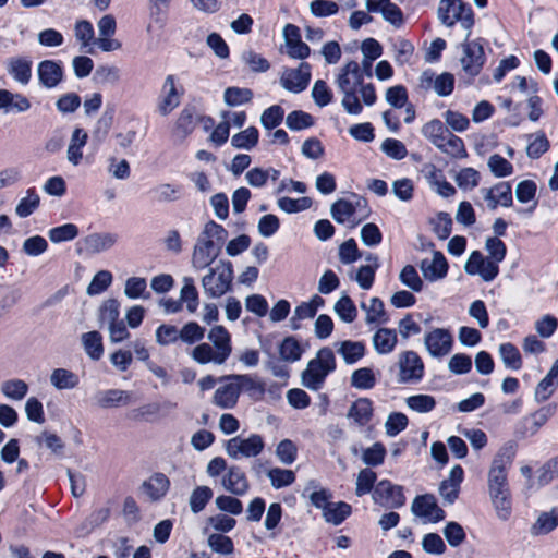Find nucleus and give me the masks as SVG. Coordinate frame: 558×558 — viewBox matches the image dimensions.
I'll list each match as a JSON object with an SVG mask.
<instances>
[{"mask_svg":"<svg viewBox=\"0 0 558 558\" xmlns=\"http://www.w3.org/2000/svg\"><path fill=\"white\" fill-rule=\"evenodd\" d=\"M558 526V507L549 511L542 512L530 529V534L534 537L547 535Z\"/></svg>","mask_w":558,"mask_h":558,"instance_id":"obj_31","label":"nucleus"},{"mask_svg":"<svg viewBox=\"0 0 558 558\" xmlns=\"http://www.w3.org/2000/svg\"><path fill=\"white\" fill-rule=\"evenodd\" d=\"M339 260L343 265H350L360 258H362V253L357 247V244L353 238H350L349 240L344 241L339 246Z\"/></svg>","mask_w":558,"mask_h":558,"instance_id":"obj_64","label":"nucleus"},{"mask_svg":"<svg viewBox=\"0 0 558 558\" xmlns=\"http://www.w3.org/2000/svg\"><path fill=\"white\" fill-rule=\"evenodd\" d=\"M40 198L34 187L26 191V196L23 197L15 207V213L20 218L31 216L39 206Z\"/></svg>","mask_w":558,"mask_h":558,"instance_id":"obj_48","label":"nucleus"},{"mask_svg":"<svg viewBox=\"0 0 558 558\" xmlns=\"http://www.w3.org/2000/svg\"><path fill=\"white\" fill-rule=\"evenodd\" d=\"M470 36L471 32H468L464 41L461 44L463 54L460 62L465 74L475 77L481 73L486 62L484 52L485 40L483 38L470 40Z\"/></svg>","mask_w":558,"mask_h":558,"instance_id":"obj_6","label":"nucleus"},{"mask_svg":"<svg viewBox=\"0 0 558 558\" xmlns=\"http://www.w3.org/2000/svg\"><path fill=\"white\" fill-rule=\"evenodd\" d=\"M264 448V438L258 434H251L247 438L235 436L225 444L227 454L234 460L256 458L263 452Z\"/></svg>","mask_w":558,"mask_h":558,"instance_id":"obj_7","label":"nucleus"},{"mask_svg":"<svg viewBox=\"0 0 558 558\" xmlns=\"http://www.w3.org/2000/svg\"><path fill=\"white\" fill-rule=\"evenodd\" d=\"M180 301L186 303V308L190 313H194L198 306V292L194 286V280L191 277L184 278V284L181 289Z\"/></svg>","mask_w":558,"mask_h":558,"instance_id":"obj_54","label":"nucleus"},{"mask_svg":"<svg viewBox=\"0 0 558 558\" xmlns=\"http://www.w3.org/2000/svg\"><path fill=\"white\" fill-rule=\"evenodd\" d=\"M277 204L282 211L287 214H295L308 209L313 202L307 196H303L298 199L284 196L279 198Z\"/></svg>","mask_w":558,"mask_h":558,"instance_id":"obj_57","label":"nucleus"},{"mask_svg":"<svg viewBox=\"0 0 558 558\" xmlns=\"http://www.w3.org/2000/svg\"><path fill=\"white\" fill-rule=\"evenodd\" d=\"M50 381L59 390L73 389L78 383V376L66 368H56L50 376Z\"/></svg>","mask_w":558,"mask_h":558,"instance_id":"obj_43","label":"nucleus"},{"mask_svg":"<svg viewBox=\"0 0 558 558\" xmlns=\"http://www.w3.org/2000/svg\"><path fill=\"white\" fill-rule=\"evenodd\" d=\"M398 343V337L395 329L379 328L373 336V345L378 354L386 355L391 353Z\"/></svg>","mask_w":558,"mask_h":558,"instance_id":"obj_32","label":"nucleus"},{"mask_svg":"<svg viewBox=\"0 0 558 558\" xmlns=\"http://www.w3.org/2000/svg\"><path fill=\"white\" fill-rule=\"evenodd\" d=\"M368 12H379L383 19L395 27H400L404 23L402 10L390 0H377V3H368Z\"/></svg>","mask_w":558,"mask_h":558,"instance_id":"obj_27","label":"nucleus"},{"mask_svg":"<svg viewBox=\"0 0 558 558\" xmlns=\"http://www.w3.org/2000/svg\"><path fill=\"white\" fill-rule=\"evenodd\" d=\"M197 121V112L194 106H185L175 121L172 134L180 141L193 133Z\"/></svg>","mask_w":558,"mask_h":558,"instance_id":"obj_21","label":"nucleus"},{"mask_svg":"<svg viewBox=\"0 0 558 558\" xmlns=\"http://www.w3.org/2000/svg\"><path fill=\"white\" fill-rule=\"evenodd\" d=\"M337 352L348 365H352L365 355V344L362 341L344 340L339 343Z\"/></svg>","mask_w":558,"mask_h":558,"instance_id":"obj_34","label":"nucleus"},{"mask_svg":"<svg viewBox=\"0 0 558 558\" xmlns=\"http://www.w3.org/2000/svg\"><path fill=\"white\" fill-rule=\"evenodd\" d=\"M209 548L220 555H231L234 551L233 541L223 534L214 533L208 536Z\"/></svg>","mask_w":558,"mask_h":558,"instance_id":"obj_59","label":"nucleus"},{"mask_svg":"<svg viewBox=\"0 0 558 558\" xmlns=\"http://www.w3.org/2000/svg\"><path fill=\"white\" fill-rule=\"evenodd\" d=\"M220 380H235L240 393L243 391L254 400H260L265 395V384L250 374L226 375Z\"/></svg>","mask_w":558,"mask_h":558,"instance_id":"obj_18","label":"nucleus"},{"mask_svg":"<svg viewBox=\"0 0 558 558\" xmlns=\"http://www.w3.org/2000/svg\"><path fill=\"white\" fill-rule=\"evenodd\" d=\"M377 480V475L374 471L366 468L360 471L357 478H356V487H355V494L356 496L361 497L364 496L371 492H374L375 488V482Z\"/></svg>","mask_w":558,"mask_h":558,"instance_id":"obj_58","label":"nucleus"},{"mask_svg":"<svg viewBox=\"0 0 558 558\" xmlns=\"http://www.w3.org/2000/svg\"><path fill=\"white\" fill-rule=\"evenodd\" d=\"M147 281L143 277H130L124 284V294L130 300L140 298L149 299L150 293L146 291Z\"/></svg>","mask_w":558,"mask_h":558,"instance_id":"obj_45","label":"nucleus"},{"mask_svg":"<svg viewBox=\"0 0 558 558\" xmlns=\"http://www.w3.org/2000/svg\"><path fill=\"white\" fill-rule=\"evenodd\" d=\"M2 393L13 400H22L28 391L27 384L22 379H11L2 383Z\"/></svg>","mask_w":558,"mask_h":558,"instance_id":"obj_61","label":"nucleus"},{"mask_svg":"<svg viewBox=\"0 0 558 558\" xmlns=\"http://www.w3.org/2000/svg\"><path fill=\"white\" fill-rule=\"evenodd\" d=\"M363 80V72L356 61H350L343 65L336 78V84L343 94L341 105L349 114L357 116L363 111V106L357 97V90Z\"/></svg>","mask_w":558,"mask_h":558,"instance_id":"obj_2","label":"nucleus"},{"mask_svg":"<svg viewBox=\"0 0 558 558\" xmlns=\"http://www.w3.org/2000/svg\"><path fill=\"white\" fill-rule=\"evenodd\" d=\"M355 206L343 198L336 201L330 207V214L338 223H344L355 214Z\"/></svg>","mask_w":558,"mask_h":558,"instance_id":"obj_62","label":"nucleus"},{"mask_svg":"<svg viewBox=\"0 0 558 558\" xmlns=\"http://www.w3.org/2000/svg\"><path fill=\"white\" fill-rule=\"evenodd\" d=\"M85 250L90 254L108 251L118 242V234L111 232H96L82 240Z\"/></svg>","mask_w":558,"mask_h":558,"instance_id":"obj_24","label":"nucleus"},{"mask_svg":"<svg viewBox=\"0 0 558 558\" xmlns=\"http://www.w3.org/2000/svg\"><path fill=\"white\" fill-rule=\"evenodd\" d=\"M39 84L45 88L57 87L64 78V71L60 60H44L37 65Z\"/></svg>","mask_w":558,"mask_h":558,"instance_id":"obj_15","label":"nucleus"},{"mask_svg":"<svg viewBox=\"0 0 558 558\" xmlns=\"http://www.w3.org/2000/svg\"><path fill=\"white\" fill-rule=\"evenodd\" d=\"M253 92L250 88L228 87L223 92V100L230 107L241 106L251 102Z\"/></svg>","mask_w":558,"mask_h":558,"instance_id":"obj_46","label":"nucleus"},{"mask_svg":"<svg viewBox=\"0 0 558 558\" xmlns=\"http://www.w3.org/2000/svg\"><path fill=\"white\" fill-rule=\"evenodd\" d=\"M424 345L433 357H442L451 351L453 338L448 329L435 328L425 335Z\"/></svg>","mask_w":558,"mask_h":558,"instance_id":"obj_14","label":"nucleus"},{"mask_svg":"<svg viewBox=\"0 0 558 558\" xmlns=\"http://www.w3.org/2000/svg\"><path fill=\"white\" fill-rule=\"evenodd\" d=\"M487 166L496 178H505L513 173V166L499 154L489 157Z\"/></svg>","mask_w":558,"mask_h":558,"instance_id":"obj_63","label":"nucleus"},{"mask_svg":"<svg viewBox=\"0 0 558 558\" xmlns=\"http://www.w3.org/2000/svg\"><path fill=\"white\" fill-rule=\"evenodd\" d=\"M233 280V266L230 260H219L214 268H209L202 279L205 294L210 299H217L231 290Z\"/></svg>","mask_w":558,"mask_h":558,"instance_id":"obj_4","label":"nucleus"},{"mask_svg":"<svg viewBox=\"0 0 558 558\" xmlns=\"http://www.w3.org/2000/svg\"><path fill=\"white\" fill-rule=\"evenodd\" d=\"M214 496V492L210 487L202 485L195 487L189 499L190 509L193 513H199L205 509L207 504Z\"/></svg>","mask_w":558,"mask_h":558,"instance_id":"obj_42","label":"nucleus"},{"mask_svg":"<svg viewBox=\"0 0 558 558\" xmlns=\"http://www.w3.org/2000/svg\"><path fill=\"white\" fill-rule=\"evenodd\" d=\"M258 138V130L255 126H248L232 136L231 145L238 149L251 150L257 145Z\"/></svg>","mask_w":558,"mask_h":558,"instance_id":"obj_41","label":"nucleus"},{"mask_svg":"<svg viewBox=\"0 0 558 558\" xmlns=\"http://www.w3.org/2000/svg\"><path fill=\"white\" fill-rule=\"evenodd\" d=\"M411 511L415 517L424 522L437 523L446 518V512L437 505L436 497L433 494L416 496L411 505Z\"/></svg>","mask_w":558,"mask_h":558,"instance_id":"obj_11","label":"nucleus"},{"mask_svg":"<svg viewBox=\"0 0 558 558\" xmlns=\"http://www.w3.org/2000/svg\"><path fill=\"white\" fill-rule=\"evenodd\" d=\"M373 401L369 398L362 397L351 404L347 416L353 420L359 426H365L373 418Z\"/></svg>","mask_w":558,"mask_h":558,"instance_id":"obj_30","label":"nucleus"},{"mask_svg":"<svg viewBox=\"0 0 558 558\" xmlns=\"http://www.w3.org/2000/svg\"><path fill=\"white\" fill-rule=\"evenodd\" d=\"M286 124L291 131H301L312 128L315 120L312 114L305 111L294 110L287 116Z\"/></svg>","mask_w":558,"mask_h":558,"instance_id":"obj_50","label":"nucleus"},{"mask_svg":"<svg viewBox=\"0 0 558 558\" xmlns=\"http://www.w3.org/2000/svg\"><path fill=\"white\" fill-rule=\"evenodd\" d=\"M449 132L448 126L439 119H433L422 126L423 136L437 148L445 141V137H448Z\"/></svg>","mask_w":558,"mask_h":558,"instance_id":"obj_35","label":"nucleus"},{"mask_svg":"<svg viewBox=\"0 0 558 558\" xmlns=\"http://www.w3.org/2000/svg\"><path fill=\"white\" fill-rule=\"evenodd\" d=\"M418 88L433 89L439 97H447L454 89V76L449 72L436 75L434 71L425 70L420 76Z\"/></svg>","mask_w":558,"mask_h":558,"instance_id":"obj_12","label":"nucleus"},{"mask_svg":"<svg viewBox=\"0 0 558 558\" xmlns=\"http://www.w3.org/2000/svg\"><path fill=\"white\" fill-rule=\"evenodd\" d=\"M448 262L440 251H434L433 258H425L420 264L424 278L430 282L445 278L448 274Z\"/></svg>","mask_w":558,"mask_h":558,"instance_id":"obj_17","label":"nucleus"},{"mask_svg":"<svg viewBox=\"0 0 558 558\" xmlns=\"http://www.w3.org/2000/svg\"><path fill=\"white\" fill-rule=\"evenodd\" d=\"M335 312L344 323H352L357 316V310L349 295H342L335 304Z\"/></svg>","mask_w":558,"mask_h":558,"instance_id":"obj_56","label":"nucleus"},{"mask_svg":"<svg viewBox=\"0 0 558 558\" xmlns=\"http://www.w3.org/2000/svg\"><path fill=\"white\" fill-rule=\"evenodd\" d=\"M558 388V359L553 363L546 376L536 385L534 399L537 403L547 401Z\"/></svg>","mask_w":558,"mask_h":558,"instance_id":"obj_22","label":"nucleus"},{"mask_svg":"<svg viewBox=\"0 0 558 558\" xmlns=\"http://www.w3.org/2000/svg\"><path fill=\"white\" fill-rule=\"evenodd\" d=\"M82 344L86 354L94 361L100 360L104 354L102 337L98 331H88L82 335Z\"/></svg>","mask_w":558,"mask_h":558,"instance_id":"obj_40","label":"nucleus"},{"mask_svg":"<svg viewBox=\"0 0 558 558\" xmlns=\"http://www.w3.org/2000/svg\"><path fill=\"white\" fill-rule=\"evenodd\" d=\"M221 484L226 490L235 496H243L250 489L246 475L238 465L228 468L227 473L222 477Z\"/></svg>","mask_w":558,"mask_h":558,"instance_id":"obj_19","label":"nucleus"},{"mask_svg":"<svg viewBox=\"0 0 558 558\" xmlns=\"http://www.w3.org/2000/svg\"><path fill=\"white\" fill-rule=\"evenodd\" d=\"M312 77V66L308 62H301L298 68L283 70L280 84L291 93L299 94L305 90Z\"/></svg>","mask_w":558,"mask_h":558,"instance_id":"obj_10","label":"nucleus"},{"mask_svg":"<svg viewBox=\"0 0 558 558\" xmlns=\"http://www.w3.org/2000/svg\"><path fill=\"white\" fill-rule=\"evenodd\" d=\"M87 138L88 135L83 129L76 128L73 131L66 151L68 160L72 165L77 166L81 162L83 158L82 148L86 145Z\"/></svg>","mask_w":558,"mask_h":558,"instance_id":"obj_37","label":"nucleus"},{"mask_svg":"<svg viewBox=\"0 0 558 558\" xmlns=\"http://www.w3.org/2000/svg\"><path fill=\"white\" fill-rule=\"evenodd\" d=\"M34 441L38 446L44 445L56 456H62L63 449L65 447L64 442L57 434L47 430H44L40 435H37L34 438Z\"/></svg>","mask_w":558,"mask_h":558,"instance_id":"obj_55","label":"nucleus"},{"mask_svg":"<svg viewBox=\"0 0 558 558\" xmlns=\"http://www.w3.org/2000/svg\"><path fill=\"white\" fill-rule=\"evenodd\" d=\"M464 271L470 276L478 275L483 281L490 282L498 276L499 266L485 258L480 251H473L464 265Z\"/></svg>","mask_w":558,"mask_h":558,"instance_id":"obj_13","label":"nucleus"},{"mask_svg":"<svg viewBox=\"0 0 558 558\" xmlns=\"http://www.w3.org/2000/svg\"><path fill=\"white\" fill-rule=\"evenodd\" d=\"M375 385L376 378L373 369L369 367L357 368L351 375V386L356 389L368 390L374 388Z\"/></svg>","mask_w":558,"mask_h":558,"instance_id":"obj_49","label":"nucleus"},{"mask_svg":"<svg viewBox=\"0 0 558 558\" xmlns=\"http://www.w3.org/2000/svg\"><path fill=\"white\" fill-rule=\"evenodd\" d=\"M95 398L97 405L101 409L123 407L132 401L131 392L116 388L98 391Z\"/></svg>","mask_w":558,"mask_h":558,"instance_id":"obj_26","label":"nucleus"},{"mask_svg":"<svg viewBox=\"0 0 558 558\" xmlns=\"http://www.w3.org/2000/svg\"><path fill=\"white\" fill-rule=\"evenodd\" d=\"M271 486L280 489L292 485L295 482V473L292 470L274 468L267 472Z\"/></svg>","mask_w":558,"mask_h":558,"instance_id":"obj_53","label":"nucleus"},{"mask_svg":"<svg viewBox=\"0 0 558 558\" xmlns=\"http://www.w3.org/2000/svg\"><path fill=\"white\" fill-rule=\"evenodd\" d=\"M278 350L280 360L287 363L298 362L304 353V349L293 336L286 337L279 344Z\"/></svg>","mask_w":558,"mask_h":558,"instance_id":"obj_36","label":"nucleus"},{"mask_svg":"<svg viewBox=\"0 0 558 558\" xmlns=\"http://www.w3.org/2000/svg\"><path fill=\"white\" fill-rule=\"evenodd\" d=\"M32 60L25 57H12L7 60V72L17 83L27 85L32 78Z\"/></svg>","mask_w":558,"mask_h":558,"instance_id":"obj_25","label":"nucleus"},{"mask_svg":"<svg viewBox=\"0 0 558 558\" xmlns=\"http://www.w3.org/2000/svg\"><path fill=\"white\" fill-rule=\"evenodd\" d=\"M407 405L418 413H428L436 407V400L429 395H414L408 397L405 400Z\"/></svg>","mask_w":558,"mask_h":558,"instance_id":"obj_60","label":"nucleus"},{"mask_svg":"<svg viewBox=\"0 0 558 558\" xmlns=\"http://www.w3.org/2000/svg\"><path fill=\"white\" fill-rule=\"evenodd\" d=\"M369 302V306H366L365 303L361 304V307L366 311V323H387L388 317L386 315L384 302L377 296L372 298Z\"/></svg>","mask_w":558,"mask_h":558,"instance_id":"obj_47","label":"nucleus"},{"mask_svg":"<svg viewBox=\"0 0 558 558\" xmlns=\"http://www.w3.org/2000/svg\"><path fill=\"white\" fill-rule=\"evenodd\" d=\"M220 247L215 248L213 240L198 236L197 242L194 246L192 263L197 269H204L211 265V263L218 257Z\"/></svg>","mask_w":558,"mask_h":558,"instance_id":"obj_16","label":"nucleus"},{"mask_svg":"<svg viewBox=\"0 0 558 558\" xmlns=\"http://www.w3.org/2000/svg\"><path fill=\"white\" fill-rule=\"evenodd\" d=\"M372 498L375 504L391 509L401 508L407 501L403 487L389 480H381L376 484Z\"/></svg>","mask_w":558,"mask_h":558,"instance_id":"obj_8","label":"nucleus"},{"mask_svg":"<svg viewBox=\"0 0 558 558\" xmlns=\"http://www.w3.org/2000/svg\"><path fill=\"white\" fill-rule=\"evenodd\" d=\"M142 488L151 501H159L167 495L170 480L163 473L157 472L143 482Z\"/></svg>","mask_w":558,"mask_h":558,"instance_id":"obj_28","label":"nucleus"},{"mask_svg":"<svg viewBox=\"0 0 558 558\" xmlns=\"http://www.w3.org/2000/svg\"><path fill=\"white\" fill-rule=\"evenodd\" d=\"M438 149L457 159L468 156L463 140L452 132H449L448 137H445V141L438 145Z\"/></svg>","mask_w":558,"mask_h":558,"instance_id":"obj_44","label":"nucleus"},{"mask_svg":"<svg viewBox=\"0 0 558 558\" xmlns=\"http://www.w3.org/2000/svg\"><path fill=\"white\" fill-rule=\"evenodd\" d=\"M337 367L333 351L329 347L319 349L316 356L308 361L301 374V383L310 390L318 391L323 388L327 376Z\"/></svg>","mask_w":558,"mask_h":558,"instance_id":"obj_3","label":"nucleus"},{"mask_svg":"<svg viewBox=\"0 0 558 558\" xmlns=\"http://www.w3.org/2000/svg\"><path fill=\"white\" fill-rule=\"evenodd\" d=\"M207 338L213 342L218 360L227 361L232 352L231 336L228 330L217 325L209 330Z\"/></svg>","mask_w":558,"mask_h":558,"instance_id":"obj_23","label":"nucleus"},{"mask_svg":"<svg viewBox=\"0 0 558 558\" xmlns=\"http://www.w3.org/2000/svg\"><path fill=\"white\" fill-rule=\"evenodd\" d=\"M162 89L165 96L158 105V111L161 116H168L180 105L181 94L177 89L174 75L166 77Z\"/></svg>","mask_w":558,"mask_h":558,"instance_id":"obj_29","label":"nucleus"},{"mask_svg":"<svg viewBox=\"0 0 558 558\" xmlns=\"http://www.w3.org/2000/svg\"><path fill=\"white\" fill-rule=\"evenodd\" d=\"M120 316V303L117 299L106 300L99 307L98 319L100 327L105 324H112L119 319Z\"/></svg>","mask_w":558,"mask_h":558,"instance_id":"obj_52","label":"nucleus"},{"mask_svg":"<svg viewBox=\"0 0 558 558\" xmlns=\"http://www.w3.org/2000/svg\"><path fill=\"white\" fill-rule=\"evenodd\" d=\"M352 512V507L344 502H331L327 506L323 512V517L326 522L333 525H340Z\"/></svg>","mask_w":558,"mask_h":558,"instance_id":"obj_39","label":"nucleus"},{"mask_svg":"<svg viewBox=\"0 0 558 558\" xmlns=\"http://www.w3.org/2000/svg\"><path fill=\"white\" fill-rule=\"evenodd\" d=\"M500 359L506 368L519 371L523 366V361L519 349L511 342L501 343L498 348Z\"/></svg>","mask_w":558,"mask_h":558,"instance_id":"obj_38","label":"nucleus"},{"mask_svg":"<svg viewBox=\"0 0 558 558\" xmlns=\"http://www.w3.org/2000/svg\"><path fill=\"white\" fill-rule=\"evenodd\" d=\"M400 384L418 383L424 376V362L421 356L412 350L403 351L398 359Z\"/></svg>","mask_w":558,"mask_h":558,"instance_id":"obj_9","label":"nucleus"},{"mask_svg":"<svg viewBox=\"0 0 558 558\" xmlns=\"http://www.w3.org/2000/svg\"><path fill=\"white\" fill-rule=\"evenodd\" d=\"M437 16L442 25L452 27L457 22L468 32L474 25V12L471 5L462 0H440Z\"/></svg>","mask_w":558,"mask_h":558,"instance_id":"obj_5","label":"nucleus"},{"mask_svg":"<svg viewBox=\"0 0 558 558\" xmlns=\"http://www.w3.org/2000/svg\"><path fill=\"white\" fill-rule=\"evenodd\" d=\"M174 408H177V403L169 400L162 403L150 402L132 410L130 417L134 421H150L153 417L157 416L161 410H172Z\"/></svg>","mask_w":558,"mask_h":558,"instance_id":"obj_33","label":"nucleus"},{"mask_svg":"<svg viewBox=\"0 0 558 558\" xmlns=\"http://www.w3.org/2000/svg\"><path fill=\"white\" fill-rule=\"evenodd\" d=\"M222 383V380H220ZM213 397V403L220 409H233L239 400L240 391L235 380H223Z\"/></svg>","mask_w":558,"mask_h":558,"instance_id":"obj_20","label":"nucleus"},{"mask_svg":"<svg viewBox=\"0 0 558 558\" xmlns=\"http://www.w3.org/2000/svg\"><path fill=\"white\" fill-rule=\"evenodd\" d=\"M515 457V446H504L495 456L488 471V493L497 517L507 521L512 513L511 493L507 472Z\"/></svg>","mask_w":558,"mask_h":558,"instance_id":"obj_1","label":"nucleus"},{"mask_svg":"<svg viewBox=\"0 0 558 558\" xmlns=\"http://www.w3.org/2000/svg\"><path fill=\"white\" fill-rule=\"evenodd\" d=\"M80 231L74 223H64L59 227L51 228L48 231V238L52 243H61L74 240Z\"/></svg>","mask_w":558,"mask_h":558,"instance_id":"obj_51","label":"nucleus"}]
</instances>
